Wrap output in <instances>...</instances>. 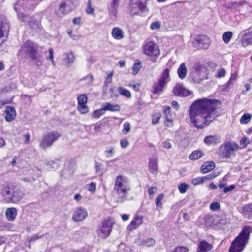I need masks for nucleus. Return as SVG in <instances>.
I'll use <instances>...</instances> for the list:
<instances>
[{"mask_svg":"<svg viewBox=\"0 0 252 252\" xmlns=\"http://www.w3.org/2000/svg\"><path fill=\"white\" fill-rule=\"evenodd\" d=\"M189 250L186 247H177L174 249V252H189Z\"/></svg>","mask_w":252,"mask_h":252,"instance_id":"54","label":"nucleus"},{"mask_svg":"<svg viewBox=\"0 0 252 252\" xmlns=\"http://www.w3.org/2000/svg\"><path fill=\"white\" fill-rule=\"evenodd\" d=\"M88 216L87 210L82 207H77L74 211L72 219L75 222H79L83 220Z\"/></svg>","mask_w":252,"mask_h":252,"instance_id":"15","label":"nucleus"},{"mask_svg":"<svg viewBox=\"0 0 252 252\" xmlns=\"http://www.w3.org/2000/svg\"><path fill=\"white\" fill-rule=\"evenodd\" d=\"M10 30V24L5 19L0 18V46L5 41V37H7Z\"/></svg>","mask_w":252,"mask_h":252,"instance_id":"13","label":"nucleus"},{"mask_svg":"<svg viewBox=\"0 0 252 252\" xmlns=\"http://www.w3.org/2000/svg\"><path fill=\"white\" fill-rule=\"evenodd\" d=\"M252 115L251 114L246 113H244L240 118V122L241 124H248L251 120Z\"/></svg>","mask_w":252,"mask_h":252,"instance_id":"34","label":"nucleus"},{"mask_svg":"<svg viewBox=\"0 0 252 252\" xmlns=\"http://www.w3.org/2000/svg\"><path fill=\"white\" fill-rule=\"evenodd\" d=\"M235 188V185H231L229 186L225 187L223 190V192L226 193L229 191H232L233 189Z\"/></svg>","mask_w":252,"mask_h":252,"instance_id":"58","label":"nucleus"},{"mask_svg":"<svg viewBox=\"0 0 252 252\" xmlns=\"http://www.w3.org/2000/svg\"><path fill=\"white\" fill-rule=\"evenodd\" d=\"M191 92L183 87L182 84H177L174 87V94L178 96H187Z\"/></svg>","mask_w":252,"mask_h":252,"instance_id":"19","label":"nucleus"},{"mask_svg":"<svg viewBox=\"0 0 252 252\" xmlns=\"http://www.w3.org/2000/svg\"><path fill=\"white\" fill-rule=\"evenodd\" d=\"M75 60V57L72 52H70L66 54L65 61L68 63H72Z\"/></svg>","mask_w":252,"mask_h":252,"instance_id":"43","label":"nucleus"},{"mask_svg":"<svg viewBox=\"0 0 252 252\" xmlns=\"http://www.w3.org/2000/svg\"><path fill=\"white\" fill-rule=\"evenodd\" d=\"M67 32L73 40H77L78 39L79 36L73 34L71 30L67 31Z\"/></svg>","mask_w":252,"mask_h":252,"instance_id":"61","label":"nucleus"},{"mask_svg":"<svg viewBox=\"0 0 252 252\" xmlns=\"http://www.w3.org/2000/svg\"><path fill=\"white\" fill-rule=\"evenodd\" d=\"M38 45L33 41L27 40L24 42L19 49L17 56L20 59L29 58L38 66L42 64V56L38 50Z\"/></svg>","mask_w":252,"mask_h":252,"instance_id":"2","label":"nucleus"},{"mask_svg":"<svg viewBox=\"0 0 252 252\" xmlns=\"http://www.w3.org/2000/svg\"><path fill=\"white\" fill-rule=\"evenodd\" d=\"M141 62L139 60H136L132 67V71L133 74L134 75H136L138 73V71H139L140 69L141 68Z\"/></svg>","mask_w":252,"mask_h":252,"instance_id":"37","label":"nucleus"},{"mask_svg":"<svg viewBox=\"0 0 252 252\" xmlns=\"http://www.w3.org/2000/svg\"><path fill=\"white\" fill-rule=\"evenodd\" d=\"M105 111L103 110V108L102 107L101 109H97L94 110L92 113V117L95 119L99 118L100 116L103 115L104 114Z\"/></svg>","mask_w":252,"mask_h":252,"instance_id":"40","label":"nucleus"},{"mask_svg":"<svg viewBox=\"0 0 252 252\" xmlns=\"http://www.w3.org/2000/svg\"><path fill=\"white\" fill-rule=\"evenodd\" d=\"M149 172L155 176H156L158 172V159L156 157L149 158L148 164Z\"/></svg>","mask_w":252,"mask_h":252,"instance_id":"17","label":"nucleus"},{"mask_svg":"<svg viewBox=\"0 0 252 252\" xmlns=\"http://www.w3.org/2000/svg\"><path fill=\"white\" fill-rule=\"evenodd\" d=\"M221 101L204 97L195 100L190 106L189 115L191 124L197 129L207 127L218 116L217 110Z\"/></svg>","mask_w":252,"mask_h":252,"instance_id":"1","label":"nucleus"},{"mask_svg":"<svg viewBox=\"0 0 252 252\" xmlns=\"http://www.w3.org/2000/svg\"><path fill=\"white\" fill-rule=\"evenodd\" d=\"M114 149L113 147H110L109 149L105 150V153L107 154V157H111L113 156V154L114 153Z\"/></svg>","mask_w":252,"mask_h":252,"instance_id":"59","label":"nucleus"},{"mask_svg":"<svg viewBox=\"0 0 252 252\" xmlns=\"http://www.w3.org/2000/svg\"><path fill=\"white\" fill-rule=\"evenodd\" d=\"M178 188L180 193H185L189 188V186L185 183H182L178 185Z\"/></svg>","mask_w":252,"mask_h":252,"instance_id":"38","label":"nucleus"},{"mask_svg":"<svg viewBox=\"0 0 252 252\" xmlns=\"http://www.w3.org/2000/svg\"><path fill=\"white\" fill-rule=\"evenodd\" d=\"M240 147H239V149H244L245 148L247 145L250 143V141L249 139L246 137H243L239 141Z\"/></svg>","mask_w":252,"mask_h":252,"instance_id":"41","label":"nucleus"},{"mask_svg":"<svg viewBox=\"0 0 252 252\" xmlns=\"http://www.w3.org/2000/svg\"><path fill=\"white\" fill-rule=\"evenodd\" d=\"M143 53L149 57L153 62H155L160 54L158 46L154 41H150L144 44L143 47Z\"/></svg>","mask_w":252,"mask_h":252,"instance_id":"8","label":"nucleus"},{"mask_svg":"<svg viewBox=\"0 0 252 252\" xmlns=\"http://www.w3.org/2000/svg\"><path fill=\"white\" fill-rule=\"evenodd\" d=\"M203 177H198L192 179L191 183L194 186L198 185L204 183Z\"/></svg>","mask_w":252,"mask_h":252,"instance_id":"47","label":"nucleus"},{"mask_svg":"<svg viewBox=\"0 0 252 252\" xmlns=\"http://www.w3.org/2000/svg\"><path fill=\"white\" fill-rule=\"evenodd\" d=\"M204 154L203 152L199 150L193 151L189 156V158L191 160H197L200 158Z\"/></svg>","mask_w":252,"mask_h":252,"instance_id":"31","label":"nucleus"},{"mask_svg":"<svg viewBox=\"0 0 252 252\" xmlns=\"http://www.w3.org/2000/svg\"><path fill=\"white\" fill-rule=\"evenodd\" d=\"M131 129V125L129 122H126L123 125V128L122 130V133L126 135L128 133Z\"/></svg>","mask_w":252,"mask_h":252,"instance_id":"39","label":"nucleus"},{"mask_svg":"<svg viewBox=\"0 0 252 252\" xmlns=\"http://www.w3.org/2000/svg\"><path fill=\"white\" fill-rule=\"evenodd\" d=\"M213 246L205 240L200 241L197 246L196 252H208L212 250Z\"/></svg>","mask_w":252,"mask_h":252,"instance_id":"21","label":"nucleus"},{"mask_svg":"<svg viewBox=\"0 0 252 252\" xmlns=\"http://www.w3.org/2000/svg\"><path fill=\"white\" fill-rule=\"evenodd\" d=\"M88 102V97L85 94L79 95L77 97V109L82 114L89 112V108L86 105Z\"/></svg>","mask_w":252,"mask_h":252,"instance_id":"14","label":"nucleus"},{"mask_svg":"<svg viewBox=\"0 0 252 252\" xmlns=\"http://www.w3.org/2000/svg\"><path fill=\"white\" fill-rule=\"evenodd\" d=\"M252 227L246 225L243 227L239 234L231 242L229 252H242L249 243Z\"/></svg>","mask_w":252,"mask_h":252,"instance_id":"4","label":"nucleus"},{"mask_svg":"<svg viewBox=\"0 0 252 252\" xmlns=\"http://www.w3.org/2000/svg\"><path fill=\"white\" fill-rule=\"evenodd\" d=\"M239 148L238 144L235 142H226L219 147V157L223 161L230 159L232 157L236 156L235 152Z\"/></svg>","mask_w":252,"mask_h":252,"instance_id":"6","label":"nucleus"},{"mask_svg":"<svg viewBox=\"0 0 252 252\" xmlns=\"http://www.w3.org/2000/svg\"><path fill=\"white\" fill-rule=\"evenodd\" d=\"M215 167L214 163L212 161L206 162L201 167V171L202 173L205 174L212 171Z\"/></svg>","mask_w":252,"mask_h":252,"instance_id":"26","label":"nucleus"},{"mask_svg":"<svg viewBox=\"0 0 252 252\" xmlns=\"http://www.w3.org/2000/svg\"><path fill=\"white\" fill-rule=\"evenodd\" d=\"M233 36V33L231 31L225 32L222 35V39L225 44H228Z\"/></svg>","mask_w":252,"mask_h":252,"instance_id":"35","label":"nucleus"},{"mask_svg":"<svg viewBox=\"0 0 252 252\" xmlns=\"http://www.w3.org/2000/svg\"><path fill=\"white\" fill-rule=\"evenodd\" d=\"M226 74V71L224 68H220L217 72L216 77L217 78H221L224 77Z\"/></svg>","mask_w":252,"mask_h":252,"instance_id":"52","label":"nucleus"},{"mask_svg":"<svg viewBox=\"0 0 252 252\" xmlns=\"http://www.w3.org/2000/svg\"><path fill=\"white\" fill-rule=\"evenodd\" d=\"M177 73L180 79H183L185 78L187 74V68L185 63H182L180 65L178 69Z\"/></svg>","mask_w":252,"mask_h":252,"instance_id":"30","label":"nucleus"},{"mask_svg":"<svg viewBox=\"0 0 252 252\" xmlns=\"http://www.w3.org/2000/svg\"><path fill=\"white\" fill-rule=\"evenodd\" d=\"M72 22L74 24H77V25H80V22H81V17H78L74 18L73 19Z\"/></svg>","mask_w":252,"mask_h":252,"instance_id":"62","label":"nucleus"},{"mask_svg":"<svg viewBox=\"0 0 252 252\" xmlns=\"http://www.w3.org/2000/svg\"><path fill=\"white\" fill-rule=\"evenodd\" d=\"M143 218V217L142 216L138 215L135 216L133 220L128 225L127 229L129 231H132L137 229L141 224H142Z\"/></svg>","mask_w":252,"mask_h":252,"instance_id":"20","label":"nucleus"},{"mask_svg":"<svg viewBox=\"0 0 252 252\" xmlns=\"http://www.w3.org/2000/svg\"><path fill=\"white\" fill-rule=\"evenodd\" d=\"M162 115L160 112H155L152 114V124L155 125L159 123Z\"/></svg>","mask_w":252,"mask_h":252,"instance_id":"32","label":"nucleus"},{"mask_svg":"<svg viewBox=\"0 0 252 252\" xmlns=\"http://www.w3.org/2000/svg\"><path fill=\"white\" fill-rule=\"evenodd\" d=\"M210 39L206 35H196L193 41V45L198 50L207 49L210 45Z\"/></svg>","mask_w":252,"mask_h":252,"instance_id":"11","label":"nucleus"},{"mask_svg":"<svg viewBox=\"0 0 252 252\" xmlns=\"http://www.w3.org/2000/svg\"><path fill=\"white\" fill-rule=\"evenodd\" d=\"M86 13L88 15H93L94 14V9L92 6L91 0H88L87 2V6L85 8Z\"/></svg>","mask_w":252,"mask_h":252,"instance_id":"36","label":"nucleus"},{"mask_svg":"<svg viewBox=\"0 0 252 252\" xmlns=\"http://www.w3.org/2000/svg\"><path fill=\"white\" fill-rule=\"evenodd\" d=\"M88 190L92 193H94L96 190V183L95 182H92L87 185Z\"/></svg>","mask_w":252,"mask_h":252,"instance_id":"49","label":"nucleus"},{"mask_svg":"<svg viewBox=\"0 0 252 252\" xmlns=\"http://www.w3.org/2000/svg\"><path fill=\"white\" fill-rule=\"evenodd\" d=\"M164 114L165 120L164 122V125L167 127H171L173 125V120L172 119V113L171 108L168 106L164 107Z\"/></svg>","mask_w":252,"mask_h":252,"instance_id":"18","label":"nucleus"},{"mask_svg":"<svg viewBox=\"0 0 252 252\" xmlns=\"http://www.w3.org/2000/svg\"><path fill=\"white\" fill-rule=\"evenodd\" d=\"M102 164L100 163L96 162L95 168L96 172H98L101 169Z\"/></svg>","mask_w":252,"mask_h":252,"instance_id":"63","label":"nucleus"},{"mask_svg":"<svg viewBox=\"0 0 252 252\" xmlns=\"http://www.w3.org/2000/svg\"><path fill=\"white\" fill-rule=\"evenodd\" d=\"M142 243L146 247H150L153 246L155 244V240L152 238H148L142 241Z\"/></svg>","mask_w":252,"mask_h":252,"instance_id":"46","label":"nucleus"},{"mask_svg":"<svg viewBox=\"0 0 252 252\" xmlns=\"http://www.w3.org/2000/svg\"><path fill=\"white\" fill-rule=\"evenodd\" d=\"M164 198V195L163 193L159 194L155 199V203L157 208L162 207V201Z\"/></svg>","mask_w":252,"mask_h":252,"instance_id":"42","label":"nucleus"},{"mask_svg":"<svg viewBox=\"0 0 252 252\" xmlns=\"http://www.w3.org/2000/svg\"><path fill=\"white\" fill-rule=\"evenodd\" d=\"M16 116L15 109L13 106H7L5 110V119L7 122L13 120Z\"/></svg>","mask_w":252,"mask_h":252,"instance_id":"22","label":"nucleus"},{"mask_svg":"<svg viewBox=\"0 0 252 252\" xmlns=\"http://www.w3.org/2000/svg\"><path fill=\"white\" fill-rule=\"evenodd\" d=\"M160 27V23L159 21L152 22L150 25V28L152 30L158 29Z\"/></svg>","mask_w":252,"mask_h":252,"instance_id":"53","label":"nucleus"},{"mask_svg":"<svg viewBox=\"0 0 252 252\" xmlns=\"http://www.w3.org/2000/svg\"><path fill=\"white\" fill-rule=\"evenodd\" d=\"M238 74L236 72L231 73L230 77L228 81L225 84L226 87H228L230 85L233 83V81L236 80Z\"/></svg>","mask_w":252,"mask_h":252,"instance_id":"45","label":"nucleus"},{"mask_svg":"<svg viewBox=\"0 0 252 252\" xmlns=\"http://www.w3.org/2000/svg\"><path fill=\"white\" fill-rule=\"evenodd\" d=\"M120 144L121 147L123 149H124L128 146L129 143L127 138L125 137L120 140Z\"/></svg>","mask_w":252,"mask_h":252,"instance_id":"50","label":"nucleus"},{"mask_svg":"<svg viewBox=\"0 0 252 252\" xmlns=\"http://www.w3.org/2000/svg\"><path fill=\"white\" fill-rule=\"evenodd\" d=\"M220 205L218 202H213L210 205V209L212 211H217L220 210Z\"/></svg>","mask_w":252,"mask_h":252,"instance_id":"48","label":"nucleus"},{"mask_svg":"<svg viewBox=\"0 0 252 252\" xmlns=\"http://www.w3.org/2000/svg\"><path fill=\"white\" fill-rule=\"evenodd\" d=\"M17 215V211L15 207L8 208L5 212L6 219L10 221H14Z\"/></svg>","mask_w":252,"mask_h":252,"instance_id":"24","label":"nucleus"},{"mask_svg":"<svg viewBox=\"0 0 252 252\" xmlns=\"http://www.w3.org/2000/svg\"><path fill=\"white\" fill-rule=\"evenodd\" d=\"M170 81L169 70L167 68L163 70L158 80L154 82L151 90V93L153 94L160 95L164 91Z\"/></svg>","mask_w":252,"mask_h":252,"instance_id":"7","label":"nucleus"},{"mask_svg":"<svg viewBox=\"0 0 252 252\" xmlns=\"http://www.w3.org/2000/svg\"><path fill=\"white\" fill-rule=\"evenodd\" d=\"M61 137V134L57 131L48 132L43 135L40 143V147L46 150Z\"/></svg>","mask_w":252,"mask_h":252,"instance_id":"9","label":"nucleus"},{"mask_svg":"<svg viewBox=\"0 0 252 252\" xmlns=\"http://www.w3.org/2000/svg\"><path fill=\"white\" fill-rule=\"evenodd\" d=\"M113 224L114 223L110 217H108L103 220L100 229V231L102 234V237L103 238H107L110 234Z\"/></svg>","mask_w":252,"mask_h":252,"instance_id":"12","label":"nucleus"},{"mask_svg":"<svg viewBox=\"0 0 252 252\" xmlns=\"http://www.w3.org/2000/svg\"><path fill=\"white\" fill-rule=\"evenodd\" d=\"M0 193L3 201L7 203H17L24 196L16 185L10 182H5L1 185Z\"/></svg>","mask_w":252,"mask_h":252,"instance_id":"3","label":"nucleus"},{"mask_svg":"<svg viewBox=\"0 0 252 252\" xmlns=\"http://www.w3.org/2000/svg\"><path fill=\"white\" fill-rule=\"evenodd\" d=\"M216 177V175L214 173L209 174L203 177L204 182H206L208 180H211Z\"/></svg>","mask_w":252,"mask_h":252,"instance_id":"56","label":"nucleus"},{"mask_svg":"<svg viewBox=\"0 0 252 252\" xmlns=\"http://www.w3.org/2000/svg\"><path fill=\"white\" fill-rule=\"evenodd\" d=\"M66 6V2L63 1L60 3L59 8L56 10L55 13L59 17H62L67 14L65 10Z\"/></svg>","mask_w":252,"mask_h":252,"instance_id":"27","label":"nucleus"},{"mask_svg":"<svg viewBox=\"0 0 252 252\" xmlns=\"http://www.w3.org/2000/svg\"><path fill=\"white\" fill-rule=\"evenodd\" d=\"M112 36L116 40H121L124 38V33L119 27H114L112 30Z\"/></svg>","mask_w":252,"mask_h":252,"instance_id":"25","label":"nucleus"},{"mask_svg":"<svg viewBox=\"0 0 252 252\" xmlns=\"http://www.w3.org/2000/svg\"><path fill=\"white\" fill-rule=\"evenodd\" d=\"M25 137V143L29 144L30 142V135L29 133H26L24 135Z\"/></svg>","mask_w":252,"mask_h":252,"instance_id":"64","label":"nucleus"},{"mask_svg":"<svg viewBox=\"0 0 252 252\" xmlns=\"http://www.w3.org/2000/svg\"><path fill=\"white\" fill-rule=\"evenodd\" d=\"M128 179L122 175H119L115 178L113 191L118 195V202H122L126 199L130 187L127 185Z\"/></svg>","mask_w":252,"mask_h":252,"instance_id":"5","label":"nucleus"},{"mask_svg":"<svg viewBox=\"0 0 252 252\" xmlns=\"http://www.w3.org/2000/svg\"><path fill=\"white\" fill-rule=\"evenodd\" d=\"M48 52L49 53V57L47 58V59L48 60H50L52 62V63H54V50L53 48H50V49H49Z\"/></svg>","mask_w":252,"mask_h":252,"instance_id":"55","label":"nucleus"},{"mask_svg":"<svg viewBox=\"0 0 252 252\" xmlns=\"http://www.w3.org/2000/svg\"><path fill=\"white\" fill-rule=\"evenodd\" d=\"M219 142V139L215 136H207L204 139V142L208 145L216 144Z\"/></svg>","mask_w":252,"mask_h":252,"instance_id":"29","label":"nucleus"},{"mask_svg":"<svg viewBox=\"0 0 252 252\" xmlns=\"http://www.w3.org/2000/svg\"><path fill=\"white\" fill-rule=\"evenodd\" d=\"M158 189L156 187H149L148 189V193L150 196V199H152V196L154 195L157 191Z\"/></svg>","mask_w":252,"mask_h":252,"instance_id":"51","label":"nucleus"},{"mask_svg":"<svg viewBox=\"0 0 252 252\" xmlns=\"http://www.w3.org/2000/svg\"><path fill=\"white\" fill-rule=\"evenodd\" d=\"M118 90L120 95L128 98H130L131 97V93L128 90L125 89L122 87H119Z\"/></svg>","mask_w":252,"mask_h":252,"instance_id":"33","label":"nucleus"},{"mask_svg":"<svg viewBox=\"0 0 252 252\" xmlns=\"http://www.w3.org/2000/svg\"><path fill=\"white\" fill-rule=\"evenodd\" d=\"M128 86L132 88L135 91H139L140 90V84L138 83H136L134 84H129Z\"/></svg>","mask_w":252,"mask_h":252,"instance_id":"57","label":"nucleus"},{"mask_svg":"<svg viewBox=\"0 0 252 252\" xmlns=\"http://www.w3.org/2000/svg\"><path fill=\"white\" fill-rule=\"evenodd\" d=\"M102 123H96L94 124V129L95 132H98L100 130L102 127Z\"/></svg>","mask_w":252,"mask_h":252,"instance_id":"60","label":"nucleus"},{"mask_svg":"<svg viewBox=\"0 0 252 252\" xmlns=\"http://www.w3.org/2000/svg\"><path fill=\"white\" fill-rule=\"evenodd\" d=\"M114 71H110L107 75L104 82V86L107 87L109 84L112 82V77L113 76Z\"/></svg>","mask_w":252,"mask_h":252,"instance_id":"44","label":"nucleus"},{"mask_svg":"<svg viewBox=\"0 0 252 252\" xmlns=\"http://www.w3.org/2000/svg\"><path fill=\"white\" fill-rule=\"evenodd\" d=\"M240 42L243 47L252 45V28L248 29L242 35Z\"/></svg>","mask_w":252,"mask_h":252,"instance_id":"16","label":"nucleus"},{"mask_svg":"<svg viewBox=\"0 0 252 252\" xmlns=\"http://www.w3.org/2000/svg\"><path fill=\"white\" fill-rule=\"evenodd\" d=\"M146 0H131L129 6V11L131 16L139 15L146 9Z\"/></svg>","mask_w":252,"mask_h":252,"instance_id":"10","label":"nucleus"},{"mask_svg":"<svg viewBox=\"0 0 252 252\" xmlns=\"http://www.w3.org/2000/svg\"><path fill=\"white\" fill-rule=\"evenodd\" d=\"M104 111H110L112 112L119 111L120 106L118 104L113 105L110 103H106L103 106Z\"/></svg>","mask_w":252,"mask_h":252,"instance_id":"28","label":"nucleus"},{"mask_svg":"<svg viewBox=\"0 0 252 252\" xmlns=\"http://www.w3.org/2000/svg\"><path fill=\"white\" fill-rule=\"evenodd\" d=\"M239 212L245 217L251 218L252 216V203L244 205L241 208Z\"/></svg>","mask_w":252,"mask_h":252,"instance_id":"23","label":"nucleus"}]
</instances>
